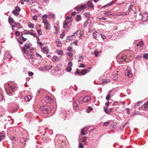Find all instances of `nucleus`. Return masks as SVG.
<instances>
[{
  "instance_id": "nucleus-1",
  "label": "nucleus",
  "mask_w": 148,
  "mask_h": 148,
  "mask_svg": "<svg viewBox=\"0 0 148 148\" xmlns=\"http://www.w3.org/2000/svg\"><path fill=\"white\" fill-rule=\"evenodd\" d=\"M42 112L45 114H48L51 111V108L48 106H42L40 107Z\"/></svg>"
},
{
  "instance_id": "nucleus-2",
  "label": "nucleus",
  "mask_w": 148,
  "mask_h": 148,
  "mask_svg": "<svg viewBox=\"0 0 148 148\" xmlns=\"http://www.w3.org/2000/svg\"><path fill=\"white\" fill-rule=\"evenodd\" d=\"M31 46V44L29 43H26L25 44L24 46L22 47L21 49L23 53L26 54L27 52V49H29Z\"/></svg>"
},
{
  "instance_id": "nucleus-3",
  "label": "nucleus",
  "mask_w": 148,
  "mask_h": 148,
  "mask_svg": "<svg viewBox=\"0 0 148 148\" xmlns=\"http://www.w3.org/2000/svg\"><path fill=\"white\" fill-rule=\"evenodd\" d=\"M90 98L89 96H86L83 99V101H78L79 103H82V101L84 102H88L90 101Z\"/></svg>"
},
{
  "instance_id": "nucleus-4",
  "label": "nucleus",
  "mask_w": 148,
  "mask_h": 148,
  "mask_svg": "<svg viewBox=\"0 0 148 148\" xmlns=\"http://www.w3.org/2000/svg\"><path fill=\"white\" fill-rule=\"evenodd\" d=\"M101 34L99 32L95 31L93 33V37L96 40H98L99 38L100 37Z\"/></svg>"
},
{
  "instance_id": "nucleus-5",
  "label": "nucleus",
  "mask_w": 148,
  "mask_h": 148,
  "mask_svg": "<svg viewBox=\"0 0 148 148\" xmlns=\"http://www.w3.org/2000/svg\"><path fill=\"white\" fill-rule=\"evenodd\" d=\"M86 7L87 6L86 5L81 6L78 5L75 8L77 11H80L82 10V9L86 8Z\"/></svg>"
},
{
  "instance_id": "nucleus-6",
  "label": "nucleus",
  "mask_w": 148,
  "mask_h": 148,
  "mask_svg": "<svg viewBox=\"0 0 148 148\" xmlns=\"http://www.w3.org/2000/svg\"><path fill=\"white\" fill-rule=\"evenodd\" d=\"M15 87L14 86H9L8 88V92H9L10 93L13 92L15 91Z\"/></svg>"
},
{
  "instance_id": "nucleus-7",
  "label": "nucleus",
  "mask_w": 148,
  "mask_h": 148,
  "mask_svg": "<svg viewBox=\"0 0 148 148\" xmlns=\"http://www.w3.org/2000/svg\"><path fill=\"white\" fill-rule=\"evenodd\" d=\"M28 140V139L25 138L21 137L20 138V142L24 146L25 145L26 142Z\"/></svg>"
},
{
  "instance_id": "nucleus-8",
  "label": "nucleus",
  "mask_w": 148,
  "mask_h": 148,
  "mask_svg": "<svg viewBox=\"0 0 148 148\" xmlns=\"http://www.w3.org/2000/svg\"><path fill=\"white\" fill-rule=\"evenodd\" d=\"M45 101L47 103H50L51 102L52 100L50 97L49 96H47L45 98Z\"/></svg>"
},
{
  "instance_id": "nucleus-9",
  "label": "nucleus",
  "mask_w": 148,
  "mask_h": 148,
  "mask_svg": "<svg viewBox=\"0 0 148 148\" xmlns=\"http://www.w3.org/2000/svg\"><path fill=\"white\" fill-rule=\"evenodd\" d=\"M142 20L143 21H145L148 19V14H144L142 15Z\"/></svg>"
},
{
  "instance_id": "nucleus-10",
  "label": "nucleus",
  "mask_w": 148,
  "mask_h": 148,
  "mask_svg": "<svg viewBox=\"0 0 148 148\" xmlns=\"http://www.w3.org/2000/svg\"><path fill=\"white\" fill-rule=\"evenodd\" d=\"M60 57H57L56 56H54L51 59V60L52 61L55 62H58L60 60Z\"/></svg>"
},
{
  "instance_id": "nucleus-11",
  "label": "nucleus",
  "mask_w": 148,
  "mask_h": 148,
  "mask_svg": "<svg viewBox=\"0 0 148 148\" xmlns=\"http://www.w3.org/2000/svg\"><path fill=\"white\" fill-rule=\"evenodd\" d=\"M90 70H88L86 69H84L81 70L80 73L81 75H84L86 74L88 72H89Z\"/></svg>"
},
{
  "instance_id": "nucleus-12",
  "label": "nucleus",
  "mask_w": 148,
  "mask_h": 148,
  "mask_svg": "<svg viewBox=\"0 0 148 148\" xmlns=\"http://www.w3.org/2000/svg\"><path fill=\"white\" fill-rule=\"evenodd\" d=\"M61 41L58 39H57L56 40V46L58 47H61L62 46V44Z\"/></svg>"
},
{
  "instance_id": "nucleus-13",
  "label": "nucleus",
  "mask_w": 148,
  "mask_h": 148,
  "mask_svg": "<svg viewBox=\"0 0 148 148\" xmlns=\"http://www.w3.org/2000/svg\"><path fill=\"white\" fill-rule=\"evenodd\" d=\"M42 51L45 53H48L49 52L48 49L47 47H44L42 49Z\"/></svg>"
},
{
  "instance_id": "nucleus-14",
  "label": "nucleus",
  "mask_w": 148,
  "mask_h": 148,
  "mask_svg": "<svg viewBox=\"0 0 148 148\" xmlns=\"http://www.w3.org/2000/svg\"><path fill=\"white\" fill-rule=\"evenodd\" d=\"M32 99L31 96L30 95H28L25 98V100L26 101L28 102Z\"/></svg>"
},
{
  "instance_id": "nucleus-15",
  "label": "nucleus",
  "mask_w": 148,
  "mask_h": 148,
  "mask_svg": "<svg viewBox=\"0 0 148 148\" xmlns=\"http://www.w3.org/2000/svg\"><path fill=\"white\" fill-rule=\"evenodd\" d=\"M81 33V31L80 30H77L75 31V32L73 33V35L70 36H69V37H71L72 36H76V35L78 34H80Z\"/></svg>"
},
{
  "instance_id": "nucleus-16",
  "label": "nucleus",
  "mask_w": 148,
  "mask_h": 148,
  "mask_svg": "<svg viewBox=\"0 0 148 148\" xmlns=\"http://www.w3.org/2000/svg\"><path fill=\"white\" fill-rule=\"evenodd\" d=\"M127 76L129 77H131L132 76V71L131 70H130L129 71H127Z\"/></svg>"
},
{
  "instance_id": "nucleus-17",
  "label": "nucleus",
  "mask_w": 148,
  "mask_h": 148,
  "mask_svg": "<svg viewBox=\"0 0 148 148\" xmlns=\"http://www.w3.org/2000/svg\"><path fill=\"white\" fill-rule=\"evenodd\" d=\"M111 92V91H110L108 92V94L107 95L106 97V99L107 101H109L110 100V97L111 94L110 93V92Z\"/></svg>"
},
{
  "instance_id": "nucleus-18",
  "label": "nucleus",
  "mask_w": 148,
  "mask_h": 148,
  "mask_svg": "<svg viewBox=\"0 0 148 148\" xmlns=\"http://www.w3.org/2000/svg\"><path fill=\"white\" fill-rule=\"evenodd\" d=\"M87 5H88V6L92 8H93L94 7V6L93 5L91 1H89Z\"/></svg>"
},
{
  "instance_id": "nucleus-19",
  "label": "nucleus",
  "mask_w": 148,
  "mask_h": 148,
  "mask_svg": "<svg viewBox=\"0 0 148 148\" xmlns=\"http://www.w3.org/2000/svg\"><path fill=\"white\" fill-rule=\"evenodd\" d=\"M57 52L58 55H60L62 56L63 54V51L62 50H57Z\"/></svg>"
},
{
  "instance_id": "nucleus-20",
  "label": "nucleus",
  "mask_w": 148,
  "mask_h": 148,
  "mask_svg": "<svg viewBox=\"0 0 148 148\" xmlns=\"http://www.w3.org/2000/svg\"><path fill=\"white\" fill-rule=\"evenodd\" d=\"M84 129L85 128H84L82 129L81 130V134L82 135H85L87 133H86L84 132Z\"/></svg>"
},
{
  "instance_id": "nucleus-21",
  "label": "nucleus",
  "mask_w": 148,
  "mask_h": 148,
  "mask_svg": "<svg viewBox=\"0 0 148 148\" xmlns=\"http://www.w3.org/2000/svg\"><path fill=\"white\" fill-rule=\"evenodd\" d=\"M9 22L10 24L11 25V23H13L14 22L13 18H10L9 19Z\"/></svg>"
},
{
  "instance_id": "nucleus-22",
  "label": "nucleus",
  "mask_w": 148,
  "mask_h": 148,
  "mask_svg": "<svg viewBox=\"0 0 148 148\" xmlns=\"http://www.w3.org/2000/svg\"><path fill=\"white\" fill-rule=\"evenodd\" d=\"M110 82V81L108 79H103L102 82L104 84H107Z\"/></svg>"
},
{
  "instance_id": "nucleus-23",
  "label": "nucleus",
  "mask_w": 148,
  "mask_h": 148,
  "mask_svg": "<svg viewBox=\"0 0 148 148\" xmlns=\"http://www.w3.org/2000/svg\"><path fill=\"white\" fill-rule=\"evenodd\" d=\"M139 45L141 47H142L144 46L143 43L142 41H140L139 42L138 44L137 45V46Z\"/></svg>"
},
{
  "instance_id": "nucleus-24",
  "label": "nucleus",
  "mask_w": 148,
  "mask_h": 148,
  "mask_svg": "<svg viewBox=\"0 0 148 148\" xmlns=\"http://www.w3.org/2000/svg\"><path fill=\"white\" fill-rule=\"evenodd\" d=\"M104 110L105 111V112L107 113L108 114H110V111L108 110V108L107 107L104 108Z\"/></svg>"
},
{
  "instance_id": "nucleus-25",
  "label": "nucleus",
  "mask_w": 148,
  "mask_h": 148,
  "mask_svg": "<svg viewBox=\"0 0 148 148\" xmlns=\"http://www.w3.org/2000/svg\"><path fill=\"white\" fill-rule=\"evenodd\" d=\"M47 18V15L46 14H45L44 16H42V18L43 19V20L46 21V19Z\"/></svg>"
},
{
  "instance_id": "nucleus-26",
  "label": "nucleus",
  "mask_w": 148,
  "mask_h": 148,
  "mask_svg": "<svg viewBox=\"0 0 148 148\" xmlns=\"http://www.w3.org/2000/svg\"><path fill=\"white\" fill-rule=\"evenodd\" d=\"M42 22L44 23L46 26H49V24L48 23L47 21L43 20Z\"/></svg>"
},
{
  "instance_id": "nucleus-27",
  "label": "nucleus",
  "mask_w": 148,
  "mask_h": 148,
  "mask_svg": "<svg viewBox=\"0 0 148 148\" xmlns=\"http://www.w3.org/2000/svg\"><path fill=\"white\" fill-rule=\"evenodd\" d=\"M81 19H82V17L80 15H78V16H77V18L76 19V21H80Z\"/></svg>"
},
{
  "instance_id": "nucleus-28",
  "label": "nucleus",
  "mask_w": 148,
  "mask_h": 148,
  "mask_svg": "<svg viewBox=\"0 0 148 148\" xmlns=\"http://www.w3.org/2000/svg\"><path fill=\"white\" fill-rule=\"evenodd\" d=\"M73 109L74 110H76L78 107V105L76 103H73Z\"/></svg>"
},
{
  "instance_id": "nucleus-29",
  "label": "nucleus",
  "mask_w": 148,
  "mask_h": 148,
  "mask_svg": "<svg viewBox=\"0 0 148 148\" xmlns=\"http://www.w3.org/2000/svg\"><path fill=\"white\" fill-rule=\"evenodd\" d=\"M143 57L146 60H148V53H145L143 55Z\"/></svg>"
},
{
  "instance_id": "nucleus-30",
  "label": "nucleus",
  "mask_w": 148,
  "mask_h": 148,
  "mask_svg": "<svg viewBox=\"0 0 148 148\" xmlns=\"http://www.w3.org/2000/svg\"><path fill=\"white\" fill-rule=\"evenodd\" d=\"M4 138V136L3 134H0V141H1Z\"/></svg>"
},
{
  "instance_id": "nucleus-31",
  "label": "nucleus",
  "mask_w": 148,
  "mask_h": 148,
  "mask_svg": "<svg viewBox=\"0 0 148 148\" xmlns=\"http://www.w3.org/2000/svg\"><path fill=\"white\" fill-rule=\"evenodd\" d=\"M69 23H68V22H67L66 21H65L64 23L63 27L64 28H65V26L67 25H68Z\"/></svg>"
},
{
  "instance_id": "nucleus-32",
  "label": "nucleus",
  "mask_w": 148,
  "mask_h": 148,
  "mask_svg": "<svg viewBox=\"0 0 148 148\" xmlns=\"http://www.w3.org/2000/svg\"><path fill=\"white\" fill-rule=\"evenodd\" d=\"M12 13L16 16H17L18 15V13L15 10H13Z\"/></svg>"
},
{
  "instance_id": "nucleus-33",
  "label": "nucleus",
  "mask_w": 148,
  "mask_h": 148,
  "mask_svg": "<svg viewBox=\"0 0 148 148\" xmlns=\"http://www.w3.org/2000/svg\"><path fill=\"white\" fill-rule=\"evenodd\" d=\"M66 70L68 72H70L72 70L71 68V67L68 66L66 67Z\"/></svg>"
},
{
  "instance_id": "nucleus-34",
  "label": "nucleus",
  "mask_w": 148,
  "mask_h": 148,
  "mask_svg": "<svg viewBox=\"0 0 148 148\" xmlns=\"http://www.w3.org/2000/svg\"><path fill=\"white\" fill-rule=\"evenodd\" d=\"M86 67V66L83 63L81 64L79 66V67L80 68H85Z\"/></svg>"
},
{
  "instance_id": "nucleus-35",
  "label": "nucleus",
  "mask_w": 148,
  "mask_h": 148,
  "mask_svg": "<svg viewBox=\"0 0 148 148\" xmlns=\"http://www.w3.org/2000/svg\"><path fill=\"white\" fill-rule=\"evenodd\" d=\"M80 72L79 70L78 69H76L75 74L80 75H81Z\"/></svg>"
},
{
  "instance_id": "nucleus-36",
  "label": "nucleus",
  "mask_w": 148,
  "mask_h": 148,
  "mask_svg": "<svg viewBox=\"0 0 148 148\" xmlns=\"http://www.w3.org/2000/svg\"><path fill=\"white\" fill-rule=\"evenodd\" d=\"M66 54L68 56H69L70 57H71L73 56V54L70 52H67L66 53Z\"/></svg>"
},
{
  "instance_id": "nucleus-37",
  "label": "nucleus",
  "mask_w": 148,
  "mask_h": 148,
  "mask_svg": "<svg viewBox=\"0 0 148 148\" xmlns=\"http://www.w3.org/2000/svg\"><path fill=\"white\" fill-rule=\"evenodd\" d=\"M84 15L86 16V17H88L90 16V14L89 12H85L84 13Z\"/></svg>"
},
{
  "instance_id": "nucleus-38",
  "label": "nucleus",
  "mask_w": 148,
  "mask_h": 148,
  "mask_svg": "<svg viewBox=\"0 0 148 148\" xmlns=\"http://www.w3.org/2000/svg\"><path fill=\"white\" fill-rule=\"evenodd\" d=\"M34 26V24L31 23H29L28 25V27L30 28H33Z\"/></svg>"
},
{
  "instance_id": "nucleus-39",
  "label": "nucleus",
  "mask_w": 148,
  "mask_h": 148,
  "mask_svg": "<svg viewBox=\"0 0 148 148\" xmlns=\"http://www.w3.org/2000/svg\"><path fill=\"white\" fill-rule=\"evenodd\" d=\"M144 107L145 108H147L148 107V102H146L144 104Z\"/></svg>"
},
{
  "instance_id": "nucleus-40",
  "label": "nucleus",
  "mask_w": 148,
  "mask_h": 148,
  "mask_svg": "<svg viewBox=\"0 0 148 148\" xmlns=\"http://www.w3.org/2000/svg\"><path fill=\"white\" fill-rule=\"evenodd\" d=\"M24 32L25 33V34H29V33L30 32H29V31L26 30H24Z\"/></svg>"
},
{
  "instance_id": "nucleus-41",
  "label": "nucleus",
  "mask_w": 148,
  "mask_h": 148,
  "mask_svg": "<svg viewBox=\"0 0 148 148\" xmlns=\"http://www.w3.org/2000/svg\"><path fill=\"white\" fill-rule=\"evenodd\" d=\"M15 9L16 10L18 11H20L21 10V9L18 6H16L15 8Z\"/></svg>"
},
{
  "instance_id": "nucleus-42",
  "label": "nucleus",
  "mask_w": 148,
  "mask_h": 148,
  "mask_svg": "<svg viewBox=\"0 0 148 148\" xmlns=\"http://www.w3.org/2000/svg\"><path fill=\"white\" fill-rule=\"evenodd\" d=\"M120 62H122L123 61L125 60V59L123 57H121L119 59Z\"/></svg>"
},
{
  "instance_id": "nucleus-43",
  "label": "nucleus",
  "mask_w": 148,
  "mask_h": 148,
  "mask_svg": "<svg viewBox=\"0 0 148 148\" xmlns=\"http://www.w3.org/2000/svg\"><path fill=\"white\" fill-rule=\"evenodd\" d=\"M114 16H121V12H119L118 13L115 14L114 15Z\"/></svg>"
},
{
  "instance_id": "nucleus-44",
  "label": "nucleus",
  "mask_w": 148,
  "mask_h": 148,
  "mask_svg": "<svg viewBox=\"0 0 148 148\" xmlns=\"http://www.w3.org/2000/svg\"><path fill=\"white\" fill-rule=\"evenodd\" d=\"M21 38H22V40L24 42H25L26 40H27V39L26 38H25L23 36H22Z\"/></svg>"
},
{
  "instance_id": "nucleus-45",
  "label": "nucleus",
  "mask_w": 148,
  "mask_h": 148,
  "mask_svg": "<svg viewBox=\"0 0 148 148\" xmlns=\"http://www.w3.org/2000/svg\"><path fill=\"white\" fill-rule=\"evenodd\" d=\"M18 41L20 44H23V43L21 41V38H20L18 39Z\"/></svg>"
},
{
  "instance_id": "nucleus-46",
  "label": "nucleus",
  "mask_w": 148,
  "mask_h": 148,
  "mask_svg": "<svg viewBox=\"0 0 148 148\" xmlns=\"http://www.w3.org/2000/svg\"><path fill=\"white\" fill-rule=\"evenodd\" d=\"M79 147L80 148H84L82 144L81 143H79Z\"/></svg>"
},
{
  "instance_id": "nucleus-47",
  "label": "nucleus",
  "mask_w": 148,
  "mask_h": 148,
  "mask_svg": "<svg viewBox=\"0 0 148 148\" xmlns=\"http://www.w3.org/2000/svg\"><path fill=\"white\" fill-rule=\"evenodd\" d=\"M20 34V33L19 32L17 31L15 33V35L16 36H18Z\"/></svg>"
},
{
  "instance_id": "nucleus-48",
  "label": "nucleus",
  "mask_w": 148,
  "mask_h": 148,
  "mask_svg": "<svg viewBox=\"0 0 148 148\" xmlns=\"http://www.w3.org/2000/svg\"><path fill=\"white\" fill-rule=\"evenodd\" d=\"M37 32L39 35H41L42 34L41 31L40 30H37Z\"/></svg>"
},
{
  "instance_id": "nucleus-49",
  "label": "nucleus",
  "mask_w": 148,
  "mask_h": 148,
  "mask_svg": "<svg viewBox=\"0 0 148 148\" xmlns=\"http://www.w3.org/2000/svg\"><path fill=\"white\" fill-rule=\"evenodd\" d=\"M73 64H72V63L71 62H69L68 64V65L69 66H70L71 67L72 66Z\"/></svg>"
},
{
  "instance_id": "nucleus-50",
  "label": "nucleus",
  "mask_w": 148,
  "mask_h": 148,
  "mask_svg": "<svg viewBox=\"0 0 148 148\" xmlns=\"http://www.w3.org/2000/svg\"><path fill=\"white\" fill-rule=\"evenodd\" d=\"M33 74H34L32 72L29 71L28 73V75L29 76H32L33 75Z\"/></svg>"
},
{
  "instance_id": "nucleus-51",
  "label": "nucleus",
  "mask_w": 148,
  "mask_h": 148,
  "mask_svg": "<svg viewBox=\"0 0 148 148\" xmlns=\"http://www.w3.org/2000/svg\"><path fill=\"white\" fill-rule=\"evenodd\" d=\"M72 48L71 47H68L67 49V50L69 51H71L72 50Z\"/></svg>"
},
{
  "instance_id": "nucleus-52",
  "label": "nucleus",
  "mask_w": 148,
  "mask_h": 148,
  "mask_svg": "<svg viewBox=\"0 0 148 148\" xmlns=\"http://www.w3.org/2000/svg\"><path fill=\"white\" fill-rule=\"evenodd\" d=\"M115 2L112 1L109 3L108 4V6H110L111 5Z\"/></svg>"
},
{
  "instance_id": "nucleus-53",
  "label": "nucleus",
  "mask_w": 148,
  "mask_h": 148,
  "mask_svg": "<svg viewBox=\"0 0 148 148\" xmlns=\"http://www.w3.org/2000/svg\"><path fill=\"white\" fill-rule=\"evenodd\" d=\"M83 61V60H82L81 58H80V56L78 58V62H82Z\"/></svg>"
},
{
  "instance_id": "nucleus-54",
  "label": "nucleus",
  "mask_w": 148,
  "mask_h": 148,
  "mask_svg": "<svg viewBox=\"0 0 148 148\" xmlns=\"http://www.w3.org/2000/svg\"><path fill=\"white\" fill-rule=\"evenodd\" d=\"M71 16H67L66 18V20H69L70 19H71Z\"/></svg>"
},
{
  "instance_id": "nucleus-55",
  "label": "nucleus",
  "mask_w": 148,
  "mask_h": 148,
  "mask_svg": "<svg viewBox=\"0 0 148 148\" xmlns=\"http://www.w3.org/2000/svg\"><path fill=\"white\" fill-rule=\"evenodd\" d=\"M33 19L35 20H36L37 19V16L34 15L33 17Z\"/></svg>"
},
{
  "instance_id": "nucleus-56",
  "label": "nucleus",
  "mask_w": 148,
  "mask_h": 148,
  "mask_svg": "<svg viewBox=\"0 0 148 148\" xmlns=\"http://www.w3.org/2000/svg\"><path fill=\"white\" fill-rule=\"evenodd\" d=\"M109 123V122H104L103 123V126H106Z\"/></svg>"
},
{
  "instance_id": "nucleus-57",
  "label": "nucleus",
  "mask_w": 148,
  "mask_h": 148,
  "mask_svg": "<svg viewBox=\"0 0 148 148\" xmlns=\"http://www.w3.org/2000/svg\"><path fill=\"white\" fill-rule=\"evenodd\" d=\"M82 142L85 144H86V143H87L86 141V140H84L83 138H82Z\"/></svg>"
},
{
  "instance_id": "nucleus-58",
  "label": "nucleus",
  "mask_w": 148,
  "mask_h": 148,
  "mask_svg": "<svg viewBox=\"0 0 148 148\" xmlns=\"http://www.w3.org/2000/svg\"><path fill=\"white\" fill-rule=\"evenodd\" d=\"M121 13V16L126 15L127 14V13L125 12H122Z\"/></svg>"
},
{
  "instance_id": "nucleus-59",
  "label": "nucleus",
  "mask_w": 148,
  "mask_h": 148,
  "mask_svg": "<svg viewBox=\"0 0 148 148\" xmlns=\"http://www.w3.org/2000/svg\"><path fill=\"white\" fill-rule=\"evenodd\" d=\"M101 38L103 39H105L106 38V37L104 35H102V34H101Z\"/></svg>"
},
{
  "instance_id": "nucleus-60",
  "label": "nucleus",
  "mask_w": 148,
  "mask_h": 148,
  "mask_svg": "<svg viewBox=\"0 0 148 148\" xmlns=\"http://www.w3.org/2000/svg\"><path fill=\"white\" fill-rule=\"evenodd\" d=\"M29 34L32 36H34V37H35L36 36L35 34L34 33H32L30 32L29 33Z\"/></svg>"
},
{
  "instance_id": "nucleus-61",
  "label": "nucleus",
  "mask_w": 148,
  "mask_h": 148,
  "mask_svg": "<svg viewBox=\"0 0 148 148\" xmlns=\"http://www.w3.org/2000/svg\"><path fill=\"white\" fill-rule=\"evenodd\" d=\"M132 5H130V6L129 7V8H128V10H129V11H130L132 10Z\"/></svg>"
},
{
  "instance_id": "nucleus-62",
  "label": "nucleus",
  "mask_w": 148,
  "mask_h": 148,
  "mask_svg": "<svg viewBox=\"0 0 148 148\" xmlns=\"http://www.w3.org/2000/svg\"><path fill=\"white\" fill-rule=\"evenodd\" d=\"M3 99V97L2 95L0 94V101H1Z\"/></svg>"
},
{
  "instance_id": "nucleus-63",
  "label": "nucleus",
  "mask_w": 148,
  "mask_h": 148,
  "mask_svg": "<svg viewBox=\"0 0 148 148\" xmlns=\"http://www.w3.org/2000/svg\"><path fill=\"white\" fill-rule=\"evenodd\" d=\"M99 19H103V20H106L107 19L105 17H101L99 18Z\"/></svg>"
},
{
  "instance_id": "nucleus-64",
  "label": "nucleus",
  "mask_w": 148,
  "mask_h": 148,
  "mask_svg": "<svg viewBox=\"0 0 148 148\" xmlns=\"http://www.w3.org/2000/svg\"><path fill=\"white\" fill-rule=\"evenodd\" d=\"M142 57V56L141 55H138L136 56V58H140Z\"/></svg>"
}]
</instances>
